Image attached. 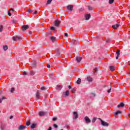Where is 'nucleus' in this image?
I'll use <instances>...</instances> for the list:
<instances>
[{
  "instance_id": "a18cd8bd",
  "label": "nucleus",
  "mask_w": 130,
  "mask_h": 130,
  "mask_svg": "<svg viewBox=\"0 0 130 130\" xmlns=\"http://www.w3.org/2000/svg\"><path fill=\"white\" fill-rule=\"evenodd\" d=\"M1 129H5V127L3 125H1Z\"/></svg>"
},
{
  "instance_id": "39448f33",
  "label": "nucleus",
  "mask_w": 130,
  "mask_h": 130,
  "mask_svg": "<svg viewBox=\"0 0 130 130\" xmlns=\"http://www.w3.org/2000/svg\"><path fill=\"white\" fill-rule=\"evenodd\" d=\"M26 128H27V126H26L25 125H20L18 127V129L19 130H24V129H26Z\"/></svg>"
},
{
  "instance_id": "c85d7f7f",
  "label": "nucleus",
  "mask_w": 130,
  "mask_h": 130,
  "mask_svg": "<svg viewBox=\"0 0 130 130\" xmlns=\"http://www.w3.org/2000/svg\"><path fill=\"white\" fill-rule=\"evenodd\" d=\"M39 115H40V116H42V115H44V112H39Z\"/></svg>"
},
{
  "instance_id": "680f3d73",
  "label": "nucleus",
  "mask_w": 130,
  "mask_h": 130,
  "mask_svg": "<svg viewBox=\"0 0 130 130\" xmlns=\"http://www.w3.org/2000/svg\"><path fill=\"white\" fill-rule=\"evenodd\" d=\"M2 91H0V95H2Z\"/></svg>"
},
{
  "instance_id": "f03ea898",
  "label": "nucleus",
  "mask_w": 130,
  "mask_h": 130,
  "mask_svg": "<svg viewBox=\"0 0 130 130\" xmlns=\"http://www.w3.org/2000/svg\"><path fill=\"white\" fill-rule=\"evenodd\" d=\"M60 23V20L59 19H57L55 22H54V25L56 27H58L59 26V24Z\"/></svg>"
},
{
  "instance_id": "f704fd0d",
  "label": "nucleus",
  "mask_w": 130,
  "mask_h": 130,
  "mask_svg": "<svg viewBox=\"0 0 130 130\" xmlns=\"http://www.w3.org/2000/svg\"><path fill=\"white\" fill-rule=\"evenodd\" d=\"M53 126L55 127V128H57V127H58V126L56 125V124H54Z\"/></svg>"
},
{
  "instance_id": "5701e85b",
  "label": "nucleus",
  "mask_w": 130,
  "mask_h": 130,
  "mask_svg": "<svg viewBox=\"0 0 130 130\" xmlns=\"http://www.w3.org/2000/svg\"><path fill=\"white\" fill-rule=\"evenodd\" d=\"M81 78H78V80L77 81V84H81Z\"/></svg>"
},
{
  "instance_id": "6e6d98bb",
  "label": "nucleus",
  "mask_w": 130,
  "mask_h": 130,
  "mask_svg": "<svg viewBox=\"0 0 130 130\" xmlns=\"http://www.w3.org/2000/svg\"><path fill=\"white\" fill-rule=\"evenodd\" d=\"M23 75H27V73H26V72H23Z\"/></svg>"
},
{
  "instance_id": "09e8293b",
  "label": "nucleus",
  "mask_w": 130,
  "mask_h": 130,
  "mask_svg": "<svg viewBox=\"0 0 130 130\" xmlns=\"http://www.w3.org/2000/svg\"><path fill=\"white\" fill-rule=\"evenodd\" d=\"M47 67L48 68V69H49L50 68V65L48 64Z\"/></svg>"
},
{
  "instance_id": "dca6fc26",
  "label": "nucleus",
  "mask_w": 130,
  "mask_h": 130,
  "mask_svg": "<svg viewBox=\"0 0 130 130\" xmlns=\"http://www.w3.org/2000/svg\"><path fill=\"white\" fill-rule=\"evenodd\" d=\"M87 80L88 82H92L93 81V78H92L91 77L88 76L87 78Z\"/></svg>"
},
{
  "instance_id": "c9c22d12",
  "label": "nucleus",
  "mask_w": 130,
  "mask_h": 130,
  "mask_svg": "<svg viewBox=\"0 0 130 130\" xmlns=\"http://www.w3.org/2000/svg\"><path fill=\"white\" fill-rule=\"evenodd\" d=\"M14 91H15V88L14 87H12L11 89V93H13V92H14Z\"/></svg>"
},
{
  "instance_id": "1a4fd4ad",
  "label": "nucleus",
  "mask_w": 130,
  "mask_h": 130,
  "mask_svg": "<svg viewBox=\"0 0 130 130\" xmlns=\"http://www.w3.org/2000/svg\"><path fill=\"white\" fill-rule=\"evenodd\" d=\"M63 95H64V97H68L70 95V91L67 90L66 92H63Z\"/></svg>"
},
{
  "instance_id": "412c9836",
  "label": "nucleus",
  "mask_w": 130,
  "mask_h": 130,
  "mask_svg": "<svg viewBox=\"0 0 130 130\" xmlns=\"http://www.w3.org/2000/svg\"><path fill=\"white\" fill-rule=\"evenodd\" d=\"M120 113H121V111H117V112H116L115 113L114 115L117 116V115H118V114H119Z\"/></svg>"
},
{
  "instance_id": "6e6552de",
  "label": "nucleus",
  "mask_w": 130,
  "mask_h": 130,
  "mask_svg": "<svg viewBox=\"0 0 130 130\" xmlns=\"http://www.w3.org/2000/svg\"><path fill=\"white\" fill-rule=\"evenodd\" d=\"M73 9H74V6L73 5H69L67 6V10H69V11H73Z\"/></svg>"
},
{
  "instance_id": "69168bd1",
  "label": "nucleus",
  "mask_w": 130,
  "mask_h": 130,
  "mask_svg": "<svg viewBox=\"0 0 130 130\" xmlns=\"http://www.w3.org/2000/svg\"><path fill=\"white\" fill-rule=\"evenodd\" d=\"M93 74L95 75V73H93Z\"/></svg>"
},
{
  "instance_id": "a19ab883",
  "label": "nucleus",
  "mask_w": 130,
  "mask_h": 130,
  "mask_svg": "<svg viewBox=\"0 0 130 130\" xmlns=\"http://www.w3.org/2000/svg\"><path fill=\"white\" fill-rule=\"evenodd\" d=\"M50 29H51V30H55V28H54V27H53V26H51Z\"/></svg>"
},
{
  "instance_id": "f3484780",
  "label": "nucleus",
  "mask_w": 130,
  "mask_h": 130,
  "mask_svg": "<svg viewBox=\"0 0 130 130\" xmlns=\"http://www.w3.org/2000/svg\"><path fill=\"white\" fill-rule=\"evenodd\" d=\"M36 97H37V99H40V93L37 92Z\"/></svg>"
},
{
  "instance_id": "864d4df0",
  "label": "nucleus",
  "mask_w": 130,
  "mask_h": 130,
  "mask_svg": "<svg viewBox=\"0 0 130 130\" xmlns=\"http://www.w3.org/2000/svg\"><path fill=\"white\" fill-rule=\"evenodd\" d=\"M94 70L95 72H97V71H98V70L96 68H95Z\"/></svg>"
},
{
  "instance_id": "58836bf2",
  "label": "nucleus",
  "mask_w": 130,
  "mask_h": 130,
  "mask_svg": "<svg viewBox=\"0 0 130 130\" xmlns=\"http://www.w3.org/2000/svg\"><path fill=\"white\" fill-rule=\"evenodd\" d=\"M53 121H55V120H57V118L54 117L52 119Z\"/></svg>"
},
{
  "instance_id": "9d476101",
  "label": "nucleus",
  "mask_w": 130,
  "mask_h": 130,
  "mask_svg": "<svg viewBox=\"0 0 130 130\" xmlns=\"http://www.w3.org/2000/svg\"><path fill=\"white\" fill-rule=\"evenodd\" d=\"M73 116V118H74L75 119H77V118H78V112H74Z\"/></svg>"
},
{
  "instance_id": "0eeeda50",
  "label": "nucleus",
  "mask_w": 130,
  "mask_h": 130,
  "mask_svg": "<svg viewBox=\"0 0 130 130\" xmlns=\"http://www.w3.org/2000/svg\"><path fill=\"white\" fill-rule=\"evenodd\" d=\"M116 54H117V56L116 57V59H118V57H119V55H120V50H117Z\"/></svg>"
},
{
  "instance_id": "49530a36",
  "label": "nucleus",
  "mask_w": 130,
  "mask_h": 130,
  "mask_svg": "<svg viewBox=\"0 0 130 130\" xmlns=\"http://www.w3.org/2000/svg\"><path fill=\"white\" fill-rule=\"evenodd\" d=\"M8 15L9 16H12V14L11 13V12H10V11H8Z\"/></svg>"
},
{
  "instance_id": "5fc2aeb1",
  "label": "nucleus",
  "mask_w": 130,
  "mask_h": 130,
  "mask_svg": "<svg viewBox=\"0 0 130 130\" xmlns=\"http://www.w3.org/2000/svg\"><path fill=\"white\" fill-rule=\"evenodd\" d=\"M10 11H12V12H14V9L11 8V9H10Z\"/></svg>"
},
{
  "instance_id": "603ef678",
  "label": "nucleus",
  "mask_w": 130,
  "mask_h": 130,
  "mask_svg": "<svg viewBox=\"0 0 130 130\" xmlns=\"http://www.w3.org/2000/svg\"><path fill=\"white\" fill-rule=\"evenodd\" d=\"M12 118H14V116H11L10 117V119H12Z\"/></svg>"
},
{
  "instance_id": "c03bdc74",
  "label": "nucleus",
  "mask_w": 130,
  "mask_h": 130,
  "mask_svg": "<svg viewBox=\"0 0 130 130\" xmlns=\"http://www.w3.org/2000/svg\"><path fill=\"white\" fill-rule=\"evenodd\" d=\"M106 42H107V43H109V42H110V39H109L107 40Z\"/></svg>"
},
{
  "instance_id": "f257e3e1",
  "label": "nucleus",
  "mask_w": 130,
  "mask_h": 130,
  "mask_svg": "<svg viewBox=\"0 0 130 130\" xmlns=\"http://www.w3.org/2000/svg\"><path fill=\"white\" fill-rule=\"evenodd\" d=\"M101 121V124L102 125H103L104 126H108V125H109V124L103 120H102V119H100Z\"/></svg>"
},
{
  "instance_id": "79ce46f5",
  "label": "nucleus",
  "mask_w": 130,
  "mask_h": 130,
  "mask_svg": "<svg viewBox=\"0 0 130 130\" xmlns=\"http://www.w3.org/2000/svg\"><path fill=\"white\" fill-rule=\"evenodd\" d=\"M83 11H84V8H80L79 9V12H83Z\"/></svg>"
},
{
  "instance_id": "7ed1b4c3",
  "label": "nucleus",
  "mask_w": 130,
  "mask_h": 130,
  "mask_svg": "<svg viewBox=\"0 0 130 130\" xmlns=\"http://www.w3.org/2000/svg\"><path fill=\"white\" fill-rule=\"evenodd\" d=\"M27 29H29V25H23L22 27V31H26Z\"/></svg>"
},
{
  "instance_id": "9b49d317",
  "label": "nucleus",
  "mask_w": 130,
  "mask_h": 130,
  "mask_svg": "<svg viewBox=\"0 0 130 130\" xmlns=\"http://www.w3.org/2000/svg\"><path fill=\"white\" fill-rule=\"evenodd\" d=\"M85 20H88L91 18V15L90 14H85Z\"/></svg>"
},
{
  "instance_id": "4c0bfd02",
  "label": "nucleus",
  "mask_w": 130,
  "mask_h": 130,
  "mask_svg": "<svg viewBox=\"0 0 130 130\" xmlns=\"http://www.w3.org/2000/svg\"><path fill=\"white\" fill-rule=\"evenodd\" d=\"M71 91L72 92V93H75V92H76V89L75 88H73L72 89Z\"/></svg>"
},
{
  "instance_id": "3c124183",
  "label": "nucleus",
  "mask_w": 130,
  "mask_h": 130,
  "mask_svg": "<svg viewBox=\"0 0 130 130\" xmlns=\"http://www.w3.org/2000/svg\"><path fill=\"white\" fill-rule=\"evenodd\" d=\"M36 14H37V11H35L34 15H36Z\"/></svg>"
},
{
  "instance_id": "6ab92c4d",
  "label": "nucleus",
  "mask_w": 130,
  "mask_h": 130,
  "mask_svg": "<svg viewBox=\"0 0 130 130\" xmlns=\"http://www.w3.org/2000/svg\"><path fill=\"white\" fill-rule=\"evenodd\" d=\"M3 50H4V51H7V50H8V46L7 45H4L3 46Z\"/></svg>"
},
{
  "instance_id": "cd10ccee",
  "label": "nucleus",
  "mask_w": 130,
  "mask_h": 130,
  "mask_svg": "<svg viewBox=\"0 0 130 130\" xmlns=\"http://www.w3.org/2000/svg\"><path fill=\"white\" fill-rule=\"evenodd\" d=\"M4 29V26L3 25H0V32H3Z\"/></svg>"
},
{
  "instance_id": "4468645a",
  "label": "nucleus",
  "mask_w": 130,
  "mask_h": 130,
  "mask_svg": "<svg viewBox=\"0 0 130 130\" xmlns=\"http://www.w3.org/2000/svg\"><path fill=\"white\" fill-rule=\"evenodd\" d=\"M62 88V86L61 85H57V88H56L57 90L60 91V90H61Z\"/></svg>"
},
{
  "instance_id": "0e129e2a",
  "label": "nucleus",
  "mask_w": 130,
  "mask_h": 130,
  "mask_svg": "<svg viewBox=\"0 0 130 130\" xmlns=\"http://www.w3.org/2000/svg\"><path fill=\"white\" fill-rule=\"evenodd\" d=\"M128 116H129V117H130V114H128Z\"/></svg>"
},
{
  "instance_id": "e2e57ef3",
  "label": "nucleus",
  "mask_w": 130,
  "mask_h": 130,
  "mask_svg": "<svg viewBox=\"0 0 130 130\" xmlns=\"http://www.w3.org/2000/svg\"><path fill=\"white\" fill-rule=\"evenodd\" d=\"M13 23H15V20H13Z\"/></svg>"
},
{
  "instance_id": "37998d69",
  "label": "nucleus",
  "mask_w": 130,
  "mask_h": 130,
  "mask_svg": "<svg viewBox=\"0 0 130 130\" xmlns=\"http://www.w3.org/2000/svg\"><path fill=\"white\" fill-rule=\"evenodd\" d=\"M28 13H31V12H33V10H31V9H28V10L27 11Z\"/></svg>"
},
{
  "instance_id": "bb28decb",
  "label": "nucleus",
  "mask_w": 130,
  "mask_h": 130,
  "mask_svg": "<svg viewBox=\"0 0 130 130\" xmlns=\"http://www.w3.org/2000/svg\"><path fill=\"white\" fill-rule=\"evenodd\" d=\"M52 0H48L46 5H50Z\"/></svg>"
},
{
  "instance_id": "e433bc0d",
  "label": "nucleus",
  "mask_w": 130,
  "mask_h": 130,
  "mask_svg": "<svg viewBox=\"0 0 130 130\" xmlns=\"http://www.w3.org/2000/svg\"><path fill=\"white\" fill-rule=\"evenodd\" d=\"M72 43L73 45H74V44H75L76 40H72Z\"/></svg>"
},
{
  "instance_id": "a878e982",
  "label": "nucleus",
  "mask_w": 130,
  "mask_h": 130,
  "mask_svg": "<svg viewBox=\"0 0 130 130\" xmlns=\"http://www.w3.org/2000/svg\"><path fill=\"white\" fill-rule=\"evenodd\" d=\"M35 126H36V124L33 123L31 125V128H35Z\"/></svg>"
},
{
  "instance_id": "338daca9",
  "label": "nucleus",
  "mask_w": 130,
  "mask_h": 130,
  "mask_svg": "<svg viewBox=\"0 0 130 130\" xmlns=\"http://www.w3.org/2000/svg\"><path fill=\"white\" fill-rule=\"evenodd\" d=\"M93 1H95V0H93Z\"/></svg>"
},
{
  "instance_id": "473e14b6",
  "label": "nucleus",
  "mask_w": 130,
  "mask_h": 130,
  "mask_svg": "<svg viewBox=\"0 0 130 130\" xmlns=\"http://www.w3.org/2000/svg\"><path fill=\"white\" fill-rule=\"evenodd\" d=\"M25 124H26V125L29 126L30 124V121H28L27 122H26Z\"/></svg>"
},
{
  "instance_id": "7c9ffc66",
  "label": "nucleus",
  "mask_w": 130,
  "mask_h": 130,
  "mask_svg": "<svg viewBox=\"0 0 130 130\" xmlns=\"http://www.w3.org/2000/svg\"><path fill=\"white\" fill-rule=\"evenodd\" d=\"M4 99H6V98H5V96H3L2 99H0V103H2V102H3V100H4Z\"/></svg>"
},
{
  "instance_id": "a211bd4d",
  "label": "nucleus",
  "mask_w": 130,
  "mask_h": 130,
  "mask_svg": "<svg viewBox=\"0 0 130 130\" xmlns=\"http://www.w3.org/2000/svg\"><path fill=\"white\" fill-rule=\"evenodd\" d=\"M50 39H51V41H52V42H54L55 41V39H56V38L54 37H51Z\"/></svg>"
},
{
  "instance_id": "bf43d9fd",
  "label": "nucleus",
  "mask_w": 130,
  "mask_h": 130,
  "mask_svg": "<svg viewBox=\"0 0 130 130\" xmlns=\"http://www.w3.org/2000/svg\"><path fill=\"white\" fill-rule=\"evenodd\" d=\"M29 34H30V35H32V31H29Z\"/></svg>"
},
{
  "instance_id": "13d9d810",
  "label": "nucleus",
  "mask_w": 130,
  "mask_h": 130,
  "mask_svg": "<svg viewBox=\"0 0 130 130\" xmlns=\"http://www.w3.org/2000/svg\"><path fill=\"white\" fill-rule=\"evenodd\" d=\"M68 88H69V89H72V86H69Z\"/></svg>"
},
{
  "instance_id": "72a5a7b5",
  "label": "nucleus",
  "mask_w": 130,
  "mask_h": 130,
  "mask_svg": "<svg viewBox=\"0 0 130 130\" xmlns=\"http://www.w3.org/2000/svg\"><path fill=\"white\" fill-rule=\"evenodd\" d=\"M41 90H42V91H44V90H46V88H45L44 86H43L41 88Z\"/></svg>"
},
{
  "instance_id": "8fccbe9b",
  "label": "nucleus",
  "mask_w": 130,
  "mask_h": 130,
  "mask_svg": "<svg viewBox=\"0 0 130 130\" xmlns=\"http://www.w3.org/2000/svg\"><path fill=\"white\" fill-rule=\"evenodd\" d=\"M64 36L68 37V33H64Z\"/></svg>"
},
{
  "instance_id": "c756f323",
  "label": "nucleus",
  "mask_w": 130,
  "mask_h": 130,
  "mask_svg": "<svg viewBox=\"0 0 130 130\" xmlns=\"http://www.w3.org/2000/svg\"><path fill=\"white\" fill-rule=\"evenodd\" d=\"M114 2V0H109V4H110V5H111V4H113Z\"/></svg>"
},
{
  "instance_id": "de8ad7c7",
  "label": "nucleus",
  "mask_w": 130,
  "mask_h": 130,
  "mask_svg": "<svg viewBox=\"0 0 130 130\" xmlns=\"http://www.w3.org/2000/svg\"><path fill=\"white\" fill-rule=\"evenodd\" d=\"M108 93H110V92H111V88H110L108 91H107Z\"/></svg>"
},
{
  "instance_id": "20e7f679",
  "label": "nucleus",
  "mask_w": 130,
  "mask_h": 130,
  "mask_svg": "<svg viewBox=\"0 0 130 130\" xmlns=\"http://www.w3.org/2000/svg\"><path fill=\"white\" fill-rule=\"evenodd\" d=\"M84 120H85L86 123H90V122H91V119H90L88 116H85L84 117Z\"/></svg>"
},
{
  "instance_id": "4be33fe9",
  "label": "nucleus",
  "mask_w": 130,
  "mask_h": 130,
  "mask_svg": "<svg viewBox=\"0 0 130 130\" xmlns=\"http://www.w3.org/2000/svg\"><path fill=\"white\" fill-rule=\"evenodd\" d=\"M29 74L30 76H34L35 75V72L33 71H30Z\"/></svg>"
},
{
  "instance_id": "f8f14e48",
  "label": "nucleus",
  "mask_w": 130,
  "mask_h": 130,
  "mask_svg": "<svg viewBox=\"0 0 130 130\" xmlns=\"http://www.w3.org/2000/svg\"><path fill=\"white\" fill-rule=\"evenodd\" d=\"M119 27V24L117 23L116 25H112V28L113 29H116L117 28Z\"/></svg>"
},
{
  "instance_id": "b1692460",
  "label": "nucleus",
  "mask_w": 130,
  "mask_h": 130,
  "mask_svg": "<svg viewBox=\"0 0 130 130\" xmlns=\"http://www.w3.org/2000/svg\"><path fill=\"white\" fill-rule=\"evenodd\" d=\"M87 8H88V10H89V11H92V10H93V7H92L90 6H88Z\"/></svg>"
},
{
  "instance_id": "052dcab7",
  "label": "nucleus",
  "mask_w": 130,
  "mask_h": 130,
  "mask_svg": "<svg viewBox=\"0 0 130 130\" xmlns=\"http://www.w3.org/2000/svg\"><path fill=\"white\" fill-rule=\"evenodd\" d=\"M49 76H50V78H51V77H52V74H50Z\"/></svg>"
},
{
  "instance_id": "aec40b11",
  "label": "nucleus",
  "mask_w": 130,
  "mask_h": 130,
  "mask_svg": "<svg viewBox=\"0 0 130 130\" xmlns=\"http://www.w3.org/2000/svg\"><path fill=\"white\" fill-rule=\"evenodd\" d=\"M114 66H110V70L111 71V72H114Z\"/></svg>"
},
{
  "instance_id": "ea45409f",
  "label": "nucleus",
  "mask_w": 130,
  "mask_h": 130,
  "mask_svg": "<svg viewBox=\"0 0 130 130\" xmlns=\"http://www.w3.org/2000/svg\"><path fill=\"white\" fill-rule=\"evenodd\" d=\"M36 64H37L36 62H34L32 64V67H35V66H36Z\"/></svg>"
},
{
  "instance_id": "423d86ee",
  "label": "nucleus",
  "mask_w": 130,
  "mask_h": 130,
  "mask_svg": "<svg viewBox=\"0 0 130 130\" xmlns=\"http://www.w3.org/2000/svg\"><path fill=\"white\" fill-rule=\"evenodd\" d=\"M13 40L14 41H18V40H21V37L18 36L13 37Z\"/></svg>"
},
{
  "instance_id": "2eb2a0df",
  "label": "nucleus",
  "mask_w": 130,
  "mask_h": 130,
  "mask_svg": "<svg viewBox=\"0 0 130 130\" xmlns=\"http://www.w3.org/2000/svg\"><path fill=\"white\" fill-rule=\"evenodd\" d=\"M124 107V104L123 103H121L119 105H117V107L119 108V107Z\"/></svg>"
},
{
  "instance_id": "2f4dec72",
  "label": "nucleus",
  "mask_w": 130,
  "mask_h": 130,
  "mask_svg": "<svg viewBox=\"0 0 130 130\" xmlns=\"http://www.w3.org/2000/svg\"><path fill=\"white\" fill-rule=\"evenodd\" d=\"M97 118L96 117H93L92 120V122H95Z\"/></svg>"
},
{
  "instance_id": "ddd939ff",
  "label": "nucleus",
  "mask_w": 130,
  "mask_h": 130,
  "mask_svg": "<svg viewBox=\"0 0 130 130\" xmlns=\"http://www.w3.org/2000/svg\"><path fill=\"white\" fill-rule=\"evenodd\" d=\"M82 59V57H76V61H77V62H80V61H81Z\"/></svg>"
},
{
  "instance_id": "393cba45",
  "label": "nucleus",
  "mask_w": 130,
  "mask_h": 130,
  "mask_svg": "<svg viewBox=\"0 0 130 130\" xmlns=\"http://www.w3.org/2000/svg\"><path fill=\"white\" fill-rule=\"evenodd\" d=\"M95 95H96V94H95V93H91L90 94V96L91 98H92V97H95Z\"/></svg>"
},
{
  "instance_id": "4d7b16f0",
  "label": "nucleus",
  "mask_w": 130,
  "mask_h": 130,
  "mask_svg": "<svg viewBox=\"0 0 130 130\" xmlns=\"http://www.w3.org/2000/svg\"><path fill=\"white\" fill-rule=\"evenodd\" d=\"M51 129H52L51 127H49V128L48 129V130H51Z\"/></svg>"
}]
</instances>
